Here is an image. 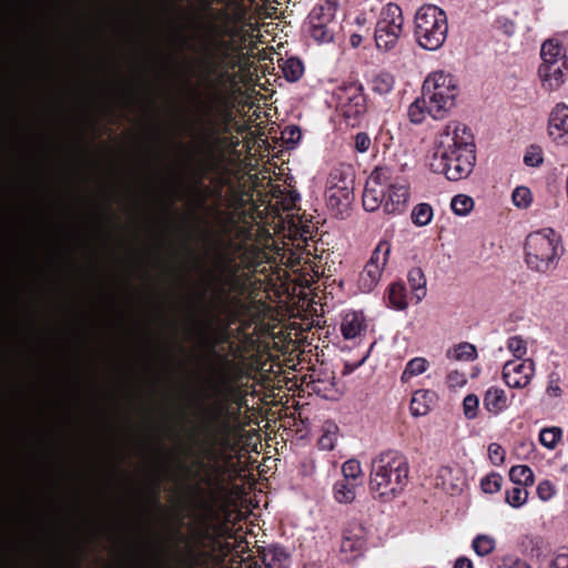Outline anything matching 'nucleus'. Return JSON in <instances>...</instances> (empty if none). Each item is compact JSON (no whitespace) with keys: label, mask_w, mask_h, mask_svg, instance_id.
I'll return each mask as SVG.
<instances>
[{"label":"nucleus","mask_w":568,"mask_h":568,"mask_svg":"<svg viewBox=\"0 0 568 568\" xmlns=\"http://www.w3.org/2000/svg\"><path fill=\"white\" fill-rule=\"evenodd\" d=\"M475 148L470 129L460 122H449L436 138L430 170L444 174L449 181L463 180L474 169Z\"/></svg>","instance_id":"nucleus-1"},{"label":"nucleus","mask_w":568,"mask_h":568,"mask_svg":"<svg viewBox=\"0 0 568 568\" xmlns=\"http://www.w3.org/2000/svg\"><path fill=\"white\" fill-rule=\"evenodd\" d=\"M220 270L229 272L230 275L219 277L220 285L214 291V297L206 307V318L204 321V342L211 352L220 342L229 336V327L237 317L236 312L230 304V291L237 285L236 272L240 265L236 263L233 254L223 253L219 255Z\"/></svg>","instance_id":"nucleus-2"},{"label":"nucleus","mask_w":568,"mask_h":568,"mask_svg":"<svg viewBox=\"0 0 568 568\" xmlns=\"http://www.w3.org/2000/svg\"><path fill=\"white\" fill-rule=\"evenodd\" d=\"M409 200V185L397 171L387 165L376 166L363 192V207L374 212L383 207L387 214H402Z\"/></svg>","instance_id":"nucleus-3"},{"label":"nucleus","mask_w":568,"mask_h":568,"mask_svg":"<svg viewBox=\"0 0 568 568\" xmlns=\"http://www.w3.org/2000/svg\"><path fill=\"white\" fill-rule=\"evenodd\" d=\"M409 463L398 450L377 455L371 466L369 490L375 499L383 503L399 496L408 484Z\"/></svg>","instance_id":"nucleus-4"},{"label":"nucleus","mask_w":568,"mask_h":568,"mask_svg":"<svg viewBox=\"0 0 568 568\" xmlns=\"http://www.w3.org/2000/svg\"><path fill=\"white\" fill-rule=\"evenodd\" d=\"M229 388L230 385L226 379V374L222 373L219 383L214 384L212 387L213 394L217 400L203 410L201 433L207 444L205 457L209 460H215L217 458V447L226 448L230 445L232 425L229 416V406L219 400L221 396L226 394Z\"/></svg>","instance_id":"nucleus-5"},{"label":"nucleus","mask_w":568,"mask_h":568,"mask_svg":"<svg viewBox=\"0 0 568 568\" xmlns=\"http://www.w3.org/2000/svg\"><path fill=\"white\" fill-rule=\"evenodd\" d=\"M564 248L554 230L530 233L525 242V262L534 272L549 273L557 267Z\"/></svg>","instance_id":"nucleus-6"},{"label":"nucleus","mask_w":568,"mask_h":568,"mask_svg":"<svg viewBox=\"0 0 568 568\" xmlns=\"http://www.w3.org/2000/svg\"><path fill=\"white\" fill-rule=\"evenodd\" d=\"M446 12L435 4H423L415 13L414 38L417 44L428 51L440 49L447 38Z\"/></svg>","instance_id":"nucleus-7"},{"label":"nucleus","mask_w":568,"mask_h":568,"mask_svg":"<svg viewBox=\"0 0 568 568\" xmlns=\"http://www.w3.org/2000/svg\"><path fill=\"white\" fill-rule=\"evenodd\" d=\"M458 92L456 80L449 73L437 71L429 74L423 83L422 93L430 102L429 115L439 120L454 106Z\"/></svg>","instance_id":"nucleus-8"},{"label":"nucleus","mask_w":568,"mask_h":568,"mask_svg":"<svg viewBox=\"0 0 568 568\" xmlns=\"http://www.w3.org/2000/svg\"><path fill=\"white\" fill-rule=\"evenodd\" d=\"M207 41L202 50V55L195 62L192 75H199L204 82L211 83L212 78L220 74L224 60L226 59V41L220 39V28L216 23L210 22L206 27Z\"/></svg>","instance_id":"nucleus-9"},{"label":"nucleus","mask_w":568,"mask_h":568,"mask_svg":"<svg viewBox=\"0 0 568 568\" xmlns=\"http://www.w3.org/2000/svg\"><path fill=\"white\" fill-rule=\"evenodd\" d=\"M337 110L345 122L351 126L359 124L367 111V100L364 87L358 81L343 82L335 91Z\"/></svg>","instance_id":"nucleus-10"},{"label":"nucleus","mask_w":568,"mask_h":568,"mask_svg":"<svg viewBox=\"0 0 568 568\" xmlns=\"http://www.w3.org/2000/svg\"><path fill=\"white\" fill-rule=\"evenodd\" d=\"M403 12L398 4L388 3L381 12L376 22L374 39L378 50L388 52L393 50L403 31Z\"/></svg>","instance_id":"nucleus-11"},{"label":"nucleus","mask_w":568,"mask_h":568,"mask_svg":"<svg viewBox=\"0 0 568 568\" xmlns=\"http://www.w3.org/2000/svg\"><path fill=\"white\" fill-rule=\"evenodd\" d=\"M337 0L318 2L307 17L308 33L317 43H328L335 36Z\"/></svg>","instance_id":"nucleus-12"},{"label":"nucleus","mask_w":568,"mask_h":568,"mask_svg":"<svg viewBox=\"0 0 568 568\" xmlns=\"http://www.w3.org/2000/svg\"><path fill=\"white\" fill-rule=\"evenodd\" d=\"M392 245L388 241H379L373 251L371 258L365 264L358 276V287L362 292L368 293L379 282L384 266L386 265Z\"/></svg>","instance_id":"nucleus-13"},{"label":"nucleus","mask_w":568,"mask_h":568,"mask_svg":"<svg viewBox=\"0 0 568 568\" xmlns=\"http://www.w3.org/2000/svg\"><path fill=\"white\" fill-rule=\"evenodd\" d=\"M213 108L205 104L203 118L201 119L200 130L196 132V153L211 154L219 141L220 129L215 116L213 115Z\"/></svg>","instance_id":"nucleus-14"},{"label":"nucleus","mask_w":568,"mask_h":568,"mask_svg":"<svg viewBox=\"0 0 568 568\" xmlns=\"http://www.w3.org/2000/svg\"><path fill=\"white\" fill-rule=\"evenodd\" d=\"M535 373V363L530 358L508 361L503 367V379L513 388L526 387Z\"/></svg>","instance_id":"nucleus-15"},{"label":"nucleus","mask_w":568,"mask_h":568,"mask_svg":"<svg viewBox=\"0 0 568 568\" xmlns=\"http://www.w3.org/2000/svg\"><path fill=\"white\" fill-rule=\"evenodd\" d=\"M548 134L558 145H568V105L558 103L548 119Z\"/></svg>","instance_id":"nucleus-16"},{"label":"nucleus","mask_w":568,"mask_h":568,"mask_svg":"<svg viewBox=\"0 0 568 568\" xmlns=\"http://www.w3.org/2000/svg\"><path fill=\"white\" fill-rule=\"evenodd\" d=\"M567 70V62L540 64L538 75L542 87L549 91L559 89L566 81Z\"/></svg>","instance_id":"nucleus-17"},{"label":"nucleus","mask_w":568,"mask_h":568,"mask_svg":"<svg viewBox=\"0 0 568 568\" xmlns=\"http://www.w3.org/2000/svg\"><path fill=\"white\" fill-rule=\"evenodd\" d=\"M325 195L328 207L336 215L339 214L341 217L347 215L351 204L354 201V190L348 189V186H344V189L327 186Z\"/></svg>","instance_id":"nucleus-18"},{"label":"nucleus","mask_w":568,"mask_h":568,"mask_svg":"<svg viewBox=\"0 0 568 568\" xmlns=\"http://www.w3.org/2000/svg\"><path fill=\"white\" fill-rule=\"evenodd\" d=\"M364 546L365 540L361 527L343 531L341 552L345 556L346 560L357 558L362 554Z\"/></svg>","instance_id":"nucleus-19"},{"label":"nucleus","mask_w":568,"mask_h":568,"mask_svg":"<svg viewBox=\"0 0 568 568\" xmlns=\"http://www.w3.org/2000/svg\"><path fill=\"white\" fill-rule=\"evenodd\" d=\"M261 559L266 568H288L291 556L284 547L271 545L263 548Z\"/></svg>","instance_id":"nucleus-20"},{"label":"nucleus","mask_w":568,"mask_h":568,"mask_svg":"<svg viewBox=\"0 0 568 568\" xmlns=\"http://www.w3.org/2000/svg\"><path fill=\"white\" fill-rule=\"evenodd\" d=\"M365 317L362 312H349L344 315L341 331L345 339H353L366 331Z\"/></svg>","instance_id":"nucleus-21"},{"label":"nucleus","mask_w":568,"mask_h":568,"mask_svg":"<svg viewBox=\"0 0 568 568\" xmlns=\"http://www.w3.org/2000/svg\"><path fill=\"white\" fill-rule=\"evenodd\" d=\"M483 402L485 409L494 415L500 414L508 406L505 390L495 386L485 392Z\"/></svg>","instance_id":"nucleus-22"},{"label":"nucleus","mask_w":568,"mask_h":568,"mask_svg":"<svg viewBox=\"0 0 568 568\" xmlns=\"http://www.w3.org/2000/svg\"><path fill=\"white\" fill-rule=\"evenodd\" d=\"M436 394L428 389H418L410 400V413L414 416H425L434 404Z\"/></svg>","instance_id":"nucleus-23"},{"label":"nucleus","mask_w":568,"mask_h":568,"mask_svg":"<svg viewBox=\"0 0 568 568\" xmlns=\"http://www.w3.org/2000/svg\"><path fill=\"white\" fill-rule=\"evenodd\" d=\"M541 64L567 62L565 49L554 39L546 40L540 49Z\"/></svg>","instance_id":"nucleus-24"},{"label":"nucleus","mask_w":568,"mask_h":568,"mask_svg":"<svg viewBox=\"0 0 568 568\" xmlns=\"http://www.w3.org/2000/svg\"><path fill=\"white\" fill-rule=\"evenodd\" d=\"M327 186L343 187L354 190V173L351 165L341 164L339 168H334L328 176Z\"/></svg>","instance_id":"nucleus-25"},{"label":"nucleus","mask_w":568,"mask_h":568,"mask_svg":"<svg viewBox=\"0 0 568 568\" xmlns=\"http://www.w3.org/2000/svg\"><path fill=\"white\" fill-rule=\"evenodd\" d=\"M358 485L347 479H339L333 486L334 499L339 504H351L356 497Z\"/></svg>","instance_id":"nucleus-26"},{"label":"nucleus","mask_w":568,"mask_h":568,"mask_svg":"<svg viewBox=\"0 0 568 568\" xmlns=\"http://www.w3.org/2000/svg\"><path fill=\"white\" fill-rule=\"evenodd\" d=\"M407 280L416 303L426 296V277L420 267H413L407 274Z\"/></svg>","instance_id":"nucleus-27"},{"label":"nucleus","mask_w":568,"mask_h":568,"mask_svg":"<svg viewBox=\"0 0 568 568\" xmlns=\"http://www.w3.org/2000/svg\"><path fill=\"white\" fill-rule=\"evenodd\" d=\"M389 305L398 311H403L408 306L407 290L403 282L392 283L387 291Z\"/></svg>","instance_id":"nucleus-28"},{"label":"nucleus","mask_w":568,"mask_h":568,"mask_svg":"<svg viewBox=\"0 0 568 568\" xmlns=\"http://www.w3.org/2000/svg\"><path fill=\"white\" fill-rule=\"evenodd\" d=\"M369 84L374 93L386 95L394 89L395 78L387 71H381L372 77Z\"/></svg>","instance_id":"nucleus-29"},{"label":"nucleus","mask_w":568,"mask_h":568,"mask_svg":"<svg viewBox=\"0 0 568 568\" xmlns=\"http://www.w3.org/2000/svg\"><path fill=\"white\" fill-rule=\"evenodd\" d=\"M509 479L519 486L529 487L534 485L535 476L527 465H515L509 470Z\"/></svg>","instance_id":"nucleus-30"},{"label":"nucleus","mask_w":568,"mask_h":568,"mask_svg":"<svg viewBox=\"0 0 568 568\" xmlns=\"http://www.w3.org/2000/svg\"><path fill=\"white\" fill-rule=\"evenodd\" d=\"M429 366V363L424 357H414L410 361L407 362L402 376L400 381L403 383H408L413 377L418 376L427 371Z\"/></svg>","instance_id":"nucleus-31"},{"label":"nucleus","mask_w":568,"mask_h":568,"mask_svg":"<svg viewBox=\"0 0 568 568\" xmlns=\"http://www.w3.org/2000/svg\"><path fill=\"white\" fill-rule=\"evenodd\" d=\"M429 106L430 102L422 93V97L416 99L408 108L409 120L415 124H420L426 114H429Z\"/></svg>","instance_id":"nucleus-32"},{"label":"nucleus","mask_w":568,"mask_h":568,"mask_svg":"<svg viewBox=\"0 0 568 568\" xmlns=\"http://www.w3.org/2000/svg\"><path fill=\"white\" fill-rule=\"evenodd\" d=\"M282 71L287 81L296 82L304 73V64L298 58L292 57L284 61Z\"/></svg>","instance_id":"nucleus-33"},{"label":"nucleus","mask_w":568,"mask_h":568,"mask_svg":"<svg viewBox=\"0 0 568 568\" xmlns=\"http://www.w3.org/2000/svg\"><path fill=\"white\" fill-rule=\"evenodd\" d=\"M338 427L334 423H326L323 427V434L317 440V446L323 450H332L337 439Z\"/></svg>","instance_id":"nucleus-34"},{"label":"nucleus","mask_w":568,"mask_h":568,"mask_svg":"<svg viewBox=\"0 0 568 568\" xmlns=\"http://www.w3.org/2000/svg\"><path fill=\"white\" fill-rule=\"evenodd\" d=\"M491 568H531L525 560L514 556H495L491 559Z\"/></svg>","instance_id":"nucleus-35"},{"label":"nucleus","mask_w":568,"mask_h":568,"mask_svg":"<svg viewBox=\"0 0 568 568\" xmlns=\"http://www.w3.org/2000/svg\"><path fill=\"white\" fill-rule=\"evenodd\" d=\"M528 491L524 486H515L507 489L505 494V501L513 508H519L527 503Z\"/></svg>","instance_id":"nucleus-36"},{"label":"nucleus","mask_w":568,"mask_h":568,"mask_svg":"<svg viewBox=\"0 0 568 568\" xmlns=\"http://www.w3.org/2000/svg\"><path fill=\"white\" fill-rule=\"evenodd\" d=\"M433 219V207L428 203L417 204L412 212V221L417 226H425Z\"/></svg>","instance_id":"nucleus-37"},{"label":"nucleus","mask_w":568,"mask_h":568,"mask_svg":"<svg viewBox=\"0 0 568 568\" xmlns=\"http://www.w3.org/2000/svg\"><path fill=\"white\" fill-rule=\"evenodd\" d=\"M343 479H347L348 481L356 483L359 485L362 483V466L361 463L356 459H348L342 466Z\"/></svg>","instance_id":"nucleus-38"},{"label":"nucleus","mask_w":568,"mask_h":568,"mask_svg":"<svg viewBox=\"0 0 568 568\" xmlns=\"http://www.w3.org/2000/svg\"><path fill=\"white\" fill-rule=\"evenodd\" d=\"M474 206V201L465 194L455 195L452 199L450 207L453 212L459 216L467 215Z\"/></svg>","instance_id":"nucleus-39"},{"label":"nucleus","mask_w":568,"mask_h":568,"mask_svg":"<svg viewBox=\"0 0 568 568\" xmlns=\"http://www.w3.org/2000/svg\"><path fill=\"white\" fill-rule=\"evenodd\" d=\"M473 549L478 556H487L495 549V539L487 535H478L473 540Z\"/></svg>","instance_id":"nucleus-40"},{"label":"nucleus","mask_w":568,"mask_h":568,"mask_svg":"<svg viewBox=\"0 0 568 568\" xmlns=\"http://www.w3.org/2000/svg\"><path fill=\"white\" fill-rule=\"evenodd\" d=\"M503 477L500 474L491 471L480 480V488L486 494H495L501 489Z\"/></svg>","instance_id":"nucleus-41"},{"label":"nucleus","mask_w":568,"mask_h":568,"mask_svg":"<svg viewBox=\"0 0 568 568\" xmlns=\"http://www.w3.org/2000/svg\"><path fill=\"white\" fill-rule=\"evenodd\" d=\"M562 432L558 427L545 428L539 434V442L547 448H555L558 442L561 439Z\"/></svg>","instance_id":"nucleus-42"},{"label":"nucleus","mask_w":568,"mask_h":568,"mask_svg":"<svg viewBox=\"0 0 568 568\" xmlns=\"http://www.w3.org/2000/svg\"><path fill=\"white\" fill-rule=\"evenodd\" d=\"M524 163L527 166L538 168L544 163L542 149L537 144H531L526 149Z\"/></svg>","instance_id":"nucleus-43"},{"label":"nucleus","mask_w":568,"mask_h":568,"mask_svg":"<svg viewBox=\"0 0 568 568\" xmlns=\"http://www.w3.org/2000/svg\"><path fill=\"white\" fill-rule=\"evenodd\" d=\"M507 348L516 357L515 361H520L527 353V343L521 336H510L507 339Z\"/></svg>","instance_id":"nucleus-44"},{"label":"nucleus","mask_w":568,"mask_h":568,"mask_svg":"<svg viewBox=\"0 0 568 568\" xmlns=\"http://www.w3.org/2000/svg\"><path fill=\"white\" fill-rule=\"evenodd\" d=\"M455 358L457 361H474L477 358L476 347L467 342L459 343L455 347Z\"/></svg>","instance_id":"nucleus-45"},{"label":"nucleus","mask_w":568,"mask_h":568,"mask_svg":"<svg viewBox=\"0 0 568 568\" xmlns=\"http://www.w3.org/2000/svg\"><path fill=\"white\" fill-rule=\"evenodd\" d=\"M532 201L531 192L526 186H518L513 192V202L517 207H527Z\"/></svg>","instance_id":"nucleus-46"},{"label":"nucleus","mask_w":568,"mask_h":568,"mask_svg":"<svg viewBox=\"0 0 568 568\" xmlns=\"http://www.w3.org/2000/svg\"><path fill=\"white\" fill-rule=\"evenodd\" d=\"M479 398L475 394L467 395L463 400L464 415L467 419H474L477 416Z\"/></svg>","instance_id":"nucleus-47"},{"label":"nucleus","mask_w":568,"mask_h":568,"mask_svg":"<svg viewBox=\"0 0 568 568\" xmlns=\"http://www.w3.org/2000/svg\"><path fill=\"white\" fill-rule=\"evenodd\" d=\"M193 491L196 494L200 500V507L206 513L210 518H214L216 513L214 510V503L204 498V489L200 484H195Z\"/></svg>","instance_id":"nucleus-48"},{"label":"nucleus","mask_w":568,"mask_h":568,"mask_svg":"<svg viewBox=\"0 0 568 568\" xmlns=\"http://www.w3.org/2000/svg\"><path fill=\"white\" fill-rule=\"evenodd\" d=\"M555 494L556 487L550 480L544 479L538 484L537 495L541 500L548 501L555 496Z\"/></svg>","instance_id":"nucleus-49"},{"label":"nucleus","mask_w":568,"mask_h":568,"mask_svg":"<svg viewBox=\"0 0 568 568\" xmlns=\"http://www.w3.org/2000/svg\"><path fill=\"white\" fill-rule=\"evenodd\" d=\"M372 145V140L366 132H358L354 136V150L358 153H366Z\"/></svg>","instance_id":"nucleus-50"},{"label":"nucleus","mask_w":568,"mask_h":568,"mask_svg":"<svg viewBox=\"0 0 568 568\" xmlns=\"http://www.w3.org/2000/svg\"><path fill=\"white\" fill-rule=\"evenodd\" d=\"M488 456H489L490 462L494 465L498 466V465H501L505 460V450L499 444L491 443L488 446Z\"/></svg>","instance_id":"nucleus-51"},{"label":"nucleus","mask_w":568,"mask_h":568,"mask_svg":"<svg viewBox=\"0 0 568 568\" xmlns=\"http://www.w3.org/2000/svg\"><path fill=\"white\" fill-rule=\"evenodd\" d=\"M558 381L559 378L554 379V376H550V381L546 389L550 397H559L561 395V388L558 384Z\"/></svg>","instance_id":"nucleus-52"},{"label":"nucleus","mask_w":568,"mask_h":568,"mask_svg":"<svg viewBox=\"0 0 568 568\" xmlns=\"http://www.w3.org/2000/svg\"><path fill=\"white\" fill-rule=\"evenodd\" d=\"M549 568H568V554L562 552L556 555L551 560Z\"/></svg>","instance_id":"nucleus-53"},{"label":"nucleus","mask_w":568,"mask_h":568,"mask_svg":"<svg viewBox=\"0 0 568 568\" xmlns=\"http://www.w3.org/2000/svg\"><path fill=\"white\" fill-rule=\"evenodd\" d=\"M454 568H473V562L467 557H459L455 561Z\"/></svg>","instance_id":"nucleus-54"},{"label":"nucleus","mask_w":568,"mask_h":568,"mask_svg":"<svg viewBox=\"0 0 568 568\" xmlns=\"http://www.w3.org/2000/svg\"><path fill=\"white\" fill-rule=\"evenodd\" d=\"M288 134V141L300 140L302 136L301 130L297 126H293L284 132Z\"/></svg>","instance_id":"nucleus-55"},{"label":"nucleus","mask_w":568,"mask_h":568,"mask_svg":"<svg viewBox=\"0 0 568 568\" xmlns=\"http://www.w3.org/2000/svg\"><path fill=\"white\" fill-rule=\"evenodd\" d=\"M366 357H364L362 361L355 363V364H349V363H346L344 365V369H343V374L344 375H347V374H351L353 373L356 368H358L365 361Z\"/></svg>","instance_id":"nucleus-56"},{"label":"nucleus","mask_w":568,"mask_h":568,"mask_svg":"<svg viewBox=\"0 0 568 568\" xmlns=\"http://www.w3.org/2000/svg\"><path fill=\"white\" fill-rule=\"evenodd\" d=\"M194 172L195 174L201 179L205 175L206 173V166L204 165V163L202 161H199L196 162V165L194 168Z\"/></svg>","instance_id":"nucleus-57"},{"label":"nucleus","mask_w":568,"mask_h":568,"mask_svg":"<svg viewBox=\"0 0 568 568\" xmlns=\"http://www.w3.org/2000/svg\"><path fill=\"white\" fill-rule=\"evenodd\" d=\"M363 38L358 33H353L349 37V43L353 48H358L362 44Z\"/></svg>","instance_id":"nucleus-58"},{"label":"nucleus","mask_w":568,"mask_h":568,"mask_svg":"<svg viewBox=\"0 0 568 568\" xmlns=\"http://www.w3.org/2000/svg\"><path fill=\"white\" fill-rule=\"evenodd\" d=\"M201 484H204L209 487H211L213 484H214V478L212 476L211 473L206 471L202 477H201Z\"/></svg>","instance_id":"nucleus-59"},{"label":"nucleus","mask_w":568,"mask_h":568,"mask_svg":"<svg viewBox=\"0 0 568 568\" xmlns=\"http://www.w3.org/2000/svg\"><path fill=\"white\" fill-rule=\"evenodd\" d=\"M213 2L223 3V2H224V0H202V1H201L202 9H203L204 11H209V10H211Z\"/></svg>","instance_id":"nucleus-60"},{"label":"nucleus","mask_w":568,"mask_h":568,"mask_svg":"<svg viewBox=\"0 0 568 568\" xmlns=\"http://www.w3.org/2000/svg\"><path fill=\"white\" fill-rule=\"evenodd\" d=\"M197 566H200V555L191 554L190 565L187 568H196Z\"/></svg>","instance_id":"nucleus-61"},{"label":"nucleus","mask_w":568,"mask_h":568,"mask_svg":"<svg viewBox=\"0 0 568 568\" xmlns=\"http://www.w3.org/2000/svg\"><path fill=\"white\" fill-rule=\"evenodd\" d=\"M159 487H160L159 483H156L154 490H153V497H152L156 507H161V503L159 499Z\"/></svg>","instance_id":"nucleus-62"},{"label":"nucleus","mask_w":568,"mask_h":568,"mask_svg":"<svg viewBox=\"0 0 568 568\" xmlns=\"http://www.w3.org/2000/svg\"><path fill=\"white\" fill-rule=\"evenodd\" d=\"M200 538L202 540H206L210 538V527L206 526L205 530L200 534Z\"/></svg>","instance_id":"nucleus-63"},{"label":"nucleus","mask_w":568,"mask_h":568,"mask_svg":"<svg viewBox=\"0 0 568 568\" xmlns=\"http://www.w3.org/2000/svg\"><path fill=\"white\" fill-rule=\"evenodd\" d=\"M196 465H197V466H199V468H200V469H202V470H205V469H206V467H207V465H206L202 459H199V460L196 462Z\"/></svg>","instance_id":"nucleus-64"}]
</instances>
